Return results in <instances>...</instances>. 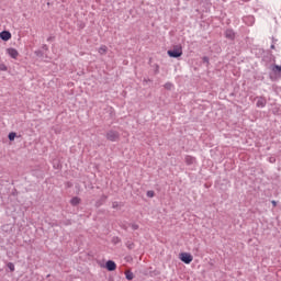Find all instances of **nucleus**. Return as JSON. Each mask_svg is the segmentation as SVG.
<instances>
[{
  "mask_svg": "<svg viewBox=\"0 0 281 281\" xmlns=\"http://www.w3.org/2000/svg\"><path fill=\"white\" fill-rule=\"evenodd\" d=\"M167 54L170 58H181V56H183V47L176 45L172 49H169Z\"/></svg>",
  "mask_w": 281,
  "mask_h": 281,
  "instance_id": "obj_1",
  "label": "nucleus"
},
{
  "mask_svg": "<svg viewBox=\"0 0 281 281\" xmlns=\"http://www.w3.org/2000/svg\"><path fill=\"white\" fill-rule=\"evenodd\" d=\"M179 259L181 262H184V265H190L192 260H194V257L190 252H181L179 255Z\"/></svg>",
  "mask_w": 281,
  "mask_h": 281,
  "instance_id": "obj_2",
  "label": "nucleus"
},
{
  "mask_svg": "<svg viewBox=\"0 0 281 281\" xmlns=\"http://www.w3.org/2000/svg\"><path fill=\"white\" fill-rule=\"evenodd\" d=\"M106 139H109V142H117V139H120V133L110 131L106 133Z\"/></svg>",
  "mask_w": 281,
  "mask_h": 281,
  "instance_id": "obj_3",
  "label": "nucleus"
},
{
  "mask_svg": "<svg viewBox=\"0 0 281 281\" xmlns=\"http://www.w3.org/2000/svg\"><path fill=\"white\" fill-rule=\"evenodd\" d=\"M7 54L14 60L19 58V50H16V48H7Z\"/></svg>",
  "mask_w": 281,
  "mask_h": 281,
  "instance_id": "obj_4",
  "label": "nucleus"
},
{
  "mask_svg": "<svg viewBox=\"0 0 281 281\" xmlns=\"http://www.w3.org/2000/svg\"><path fill=\"white\" fill-rule=\"evenodd\" d=\"M105 268L108 269V271H115L117 269V265L115 263V261L109 260L105 263Z\"/></svg>",
  "mask_w": 281,
  "mask_h": 281,
  "instance_id": "obj_5",
  "label": "nucleus"
},
{
  "mask_svg": "<svg viewBox=\"0 0 281 281\" xmlns=\"http://www.w3.org/2000/svg\"><path fill=\"white\" fill-rule=\"evenodd\" d=\"M0 38L2 41H10V38H12V33H10V31H2L0 32Z\"/></svg>",
  "mask_w": 281,
  "mask_h": 281,
  "instance_id": "obj_6",
  "label": "nucleus"
},
{
  "mask_svg": "<svg viewBox=\"0 0 281 281\" xmlns=\"http://www.w3.org/2000/svg\"><path fill=\"white\" fill-rule=\"evenodd\" d=\"M258 109H265L267 106V99L259 97L257 100Z\"/></svg>",
  "mask_w": 281,
  "mask_h": 281,
  "instance_id": "obj_7",
  "label": "nucleus"
},
{
  "mask_svg": "<svg viewBox=\"0 0 281 281\" xmlns=\"http://www.w3.org/2000/svg\"><path fill=\"white\" fill-rule=\"evenodd\" d=\"M184 161L188 166H192V164H195L196 158L192 156H186Z\"/></svg>",
  "mask_w": 281,
  "mask_h": 281,
  "instance_id": "obj_8",
  "label": "nucleus"
},
{
  "mask_svg": "<svg viewBox=\"0 0 281 281\" xmlns=\"http://www.w3.org/2000/svg\"><path fill=\"white\" fill-rule=\"evenodd\" d=\"M225 36H226V38H229L231 41H234V38H236V33H234V31H232V30H227L225 32Z\"/></svg>",
  "mask_w": 281,
  "mask_h": 281,
  "instance_id": "obj_9",
  "label": "nucleus"
},
{
  "mask_svg": "<svg viewBox=\"0 0 281 281\" xmlns=\"http://www.w3.org/2000/svg\"><path fill=\"white\" fill-rule=\"evenodd\" d=\"M106 52H109V47H106L105 45L100 46L99 49H98V53L101 56H104V54H106Z\"/></svg>",
  "mask_w": 281,
  "mask_h": 281,
  "instance_id": "obj_10",
  "label": "nucleus"
},
{
  "mask_svg": "<svg viewBox=\"0 0 281 281\" xmlns=\"http://www.w3.org/2000/svg\"><path fill=\"white\" fill-rule=\"evenodd\" d=\"M70 205H80V198L75 196L70 200Z\"/></svg>",
  "mask_w": 281,
  "mask_h": 281,
  "instance_id": "obj_11",
  "label": "nucleus"
},
{
  "mask_svg": "<svg viewBox=\"0 0 281 281\" xmlns=\"http://www.w3.org/2000/svg\"><path fill=\"white\" fill-rule=\"evenodd\" d=\"M125 278H126V280H133V278H134V276H133V272H131V271H125Z\"/></svg>",
  "mask_w": 281,
  "mask_h": 281,
  "instance_id": "obj_12",
  "label": "nucleus"
},
{
  "mask_svg": "<svg viewBox=\"0 0 281 281\" xmlns=\"http://www.w3.org/2000/svg\"><path fill=\"white\" fill-rule=\"evenodd\" d=\"M15 138H16V133H14V132L9 133L10 142H14Z\"/></svg>",
  "mask_w": 281,
  "mask_h": 281,
  "instance_id": "obj_13",
  "label": "nucleus"
},
{
  "mask_svg": "<svg viewBox=\"0 0 281 281\" xmlns=\"http://www.w3.org/2000/svg\"><path fill=\"white\" fill-rule=\"evenodd\" d=\"M8 69V66L5 64H0V71H5Z\"/></svg>",
  "mask_w": 281,
  "mask_h": 281,
  "instance_id": "obj_14",
  "label": "nucleus"
},
{
  "mask_svg": "<svg viewBox=\"0 0 281 281\" xmlns=\"http://www.w3.org/2000/svg\"><path fill=\"white\" fill-rule=\"evenodd\" d=\"M147 196H149V199H153V196H155V191H147Z\"/></svg>",
  "mask_w": 281,
  "mask_h": 281,
  "instance_id": "obj_15",
  "label": "nucleus"
},
{
  "mask_svg": "<svg viewBox=\"0 0 281 281\" xmlns=\"http://www.w3.org/2000/svg\"><path fill=\"white\" fill-rule=\"evenodd\" d=\"M8 268L10 269V271H14V263L9 262Z\"/></svg>",
  "mask_w": 281,
  "mask_h": 281,
  "instance_id": "obj_16",
  "label": "nucleus"
},
{
  "mask_svg": "<svg viewBox=\"0 0 281 281\" xmlns=\"http://www.w3.org/2000/svg\"><path fill=\"white\" fill-rule=\"evenodd\" d=\"M132 229L135 232V231H137V229H139V225H137V224H132Z\"/></svg>",
  "mask_w": 281,
  "mask_h": 281,
  "instance_id": "obj_17",
  "label": "nucleus"
},
{
  "mask_svg": "<svg viewBox=\"0 0 281 281\" xmlns=\"http://www.w3.org/2000/svg\"><path fill=\"white\" fill-rule=\"evenodd\" d=\"M272 205L273 207H276L278 205V202H276V200H272Z\"/></svg>",
  "mask_w": 281,
  "mask_h": 281,
  "instance_id": "obj_18",
  "label": "nucleus"
}]
</instances>
